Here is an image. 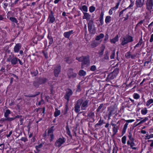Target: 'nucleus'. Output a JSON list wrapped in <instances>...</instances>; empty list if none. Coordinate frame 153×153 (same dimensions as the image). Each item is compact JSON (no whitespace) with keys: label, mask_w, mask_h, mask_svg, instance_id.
<instances>
[{"label":"nucleus","mask_w":153,"mask_h":153,"mask_svg":"<svg viewBox=\"0 0 153 153\" xmlns=\"http://www.w3.org/2000/svg\"><path fill=\"white\" fill-rule=\"evenodd\" d=\"M127 1H130L131 2L130 4L127 8L129 9H132L133 8L132 7L134 5V1H133L132 0H127Z\"/></svg>","instance_id":"b1692460"},{"label":"nucleus","mask_w":153,"mask_h":153,"mask_svg":"<svg viewBox=\"0 0 153 153\" xmlns=\"http://www.w3.org/2000/svg\"><path fill=\"white\" fill-rule=\"evenodd\" d=\"M76 59L78 60L80 62H82L84 59V56H82L81 57H80L79 58L78 57H76Z\"/></svg>","instance_id":"ea45409f"},{"label":"nucleus","mask_w":153,"mask_h":153,"mask_svg":"<svg viewBox=\"0 0 153 153\" xmlns=\"http://www.w3.org/2000/svg\"><path fill=\"white\" fill-rule=\"evenodd\" d=\"M73 92L70 89H67L66 90V93L65 96V99L68 101H69L70 97L72 95Z\"/></svg>","instance_id":"423d86ee"},{"label":"nucleus","mask_w":153,"mask_h":153,"mask_svg":"<svg viewBox=\"0 0 153 153\" xmlns=\"http://www.w3.org/2000/svg\"><path fill=\"white\" fill-rule=\"evenodd\" d=\"M96 66L94 65H93L91 67L90 70L91 71H94L96 70Z\"/></svg>","instance_id":"a19ab883"},{"label":"nucleus","mask_w":153,"mask_h":153,"mask_svg":"<svg viewBox=\"0 0 153 153\" xmlns=\"http://www.w3.org/2000/svg\"><path fill=\"white\" fill-rule=\"evenodd\" d=\"M125 56L127 59H129L131 58V55L130 52H127L125 55Z\"/></svg>","instance_id":"4c0bfd02"},{"label":"nucleus","mask_w":153,"mask_h":153,"mask_svg":"<svg viewBox=\"0 0 153 153\" xmlns=\"http://www.w3.org/2000/svg\"><path fill=\"white\" fill-rule=\"evenodd\" d=\"M44 55L46 58H48V56L47 53H45V52H43Z\"/></svg>","instance_id":"4d7b16f0"},{"label":"nucleus","mask_w":153,"mask_h":153,"mask_svg":"<svg viewBox=\"0 0 153 153\" xmlns=\"http://www.w3.org/2000/svg\"><path fill=\"white\" fill-rule=\"evenodd\" d=\"M89 101L86 100L83 102L82 99L78 100L76 102L75 106V111L76 113L79 112L80 111V107L82 110H85L88 106Z\"/></svg>","instance_id":"f257e3e1"},{"label":"nucleus","mask_w":153,"mask_h":153,"mask_svg":"<svg viewBox=\"0 0 153 153\" xmlns=\"http://www.w3.org/2000/svg\"><path fill=\"white\" fill-rule=\"evenodd\" d=\"M119 73V69H115L113 72L109 75L110 76H111V79H113L114 77H115Z\"/></svg>","instance_id":"9b49d317"},{"label":"nucleus","mask_w":153,"mask_h":153,"mask_svg":"<svg viewBox=\"0 0 153 153\" xmlns=\"http://www.w3.org/2000/svg\"><path fill=\"white\" fill-rule=\"evenodd\" d=\"M76 75V74L73 72L72 70H69L68 72V77L70 78H74L75 77Z\"/></svg>","instance_id":"f8f14e48"},{"label":"nucleus","mask_w":153,"mask_h":153,"mask_svg":"<svg viewBox=\"0 0 153 153\" xmlns=\"http://www.w3.org/2000/svg\"><path fill=\"white\" fill-rule=\"evenodd\" d=\"M153 103V99H150L148 100L146 102V105L147 106H149L151 104Z\"/></svg>","instance_id":"393cba45"},{"label":"nucleus","mask_w":153,"mask_h":153,"mask_svg":"<svg viewBox=\"0 0 153 153\" xmlns=\"http://www.w3.org/2000/svg\"><path fill=\"white\" fill-rule=\"evenodd\" d=\"M54 130V126H53L49 129L48 131V135L51 142L53 141L54 139V136L53 132Z\"/></svg>","instance_id":"20e7f679"},{"label":"nucleus","mask_w":153,"mask_h":153,"mask_svg":"<svg viewBox=\"0 0 153 153\" xmlns=\"http://www.w3.org/2000/svg\"><path fill=\"white\" fill-rule=\"evenodd\" d=\"M79 74L80 76H85L86 74V72L83 70H81L79 71Z\"/></svg>","instance_id":"a878e982"},{"label":"nucleus","mask_w":153,"mask_h":153,"mask_svg":"<svg viewBox=\"0 0 153 153\" xmlns=\"http://www.w3.org/2000/svg\"><path fill=\"white\" fill-rule=\"evenodd\" d=\"M143 42L142 39H140L139 42L135 46V48L136 47H139L141 45Z\"/></svg>","instance_id":"2f4dec72"},{"label":"nucleus","mask_w":153,"mask_h":153,"mask_svg":"<svg viewBox=\"0 0 153 153\" xmlns=\"http://www.w3.org/2000/svg\"><path fill=\"white\" fill-rule=\"evenodd\" d=\"M82 10H87V7L85 6V5H83L82 7Z\"/></svg>","instance_id":"864d4df0"},{"label":"nucleus","mask_w":153,"mask_h":153,"mask_svg":"<svg viewBox=\"0 0 153 153\" xmlns=\"http://www.w3.org/2000/svg\"><path fill=\"white\" fill-rule=\"evenodd\" d=\"M149 41L151 42H153V34L151 35Z\"/></svg>","instance_id":"de8ad7c7"},{"label":"nucleus","mask_w":153,"mask_h":153,"mask_svg":"<svg viewBox=\"0 0 153 153\" xmlns=\"http://www.w3.org/2000/svg\"><path fill=\"white\" fill-rule=\"evenodd\" d=\"M115 56V53H113L112 54L110 58L111 59H114Z\"/></svg>","instance_id":"603ef678"},{"label":"nucleus","mask_w":153,"mask_h":153,"mask_svg":"<svg viewBox=\"0 0 153 153\" xmlns=\"http://www.w3.org/2000/svg\"><path fill=\"white\" fill-rule=\"evenodd\" d=\"M65 142V138L63 137L59 138L55 143V146L58 147H59L63 144Z\"/></svg>","instance_id":"39448f33"},{"label":"nucleus","mask_w":153,"mask_h":153,"mask_svg":"<svg viewBox=\"0 0 153 153\" xmlns=\"http://www.w3.org/2000/svg\"><path fill=\"white\" fill-rule=\"evenodd\" d=\"M128 137L129 139V141H134V139L133 137L132 134L130 132L129 133Z\"/></svg>","instance_id":"c756f323"},{"label":"nucleus","mask_w":153,"mask_h":153,"mask_svg":"<svg viewBox=\"0 0 153 153\" xmlns=\"http://www.w3.org/2000/svg\"><path fill=\"white\" fill-rule=\"evenodd\" d=\"M120 3L119 2H117L116 4V6L114 7V8H115V9H117L118 8V6L119 5Z\"/></svg>","instance_id":"8fccbe9b"},{"label":"nucleus","mask_w":153,"mask_h":153,"mask_svg":"<svg viewBox=\"0 0 153 153\" xmlns=\"http://www.w3.org/2000/svg\"><path fill=\"white\" fill-rule=\"evenodd\" d=\"M10 61L12 64L16 65L18 63V58L16 57H14L11 59Z\"/></svg>","instance_id":"aec40b11"},{"label":"nucleus","mask_w":153,"mask_h":153,"mask_svg":"<svg viewBox=\"0 0 153 153\" xmlns=\"http://www.w3.org/2000/svg\"><path fill=\"white\" fill-rule=\"evenodd\" d=\"M22 117V116H19V115H17L14 118H15V119L17 118H21Z\"/></svg>","instance_id":"e2e57ef3"},{"label":"nucleus","mask_w":153,"mask_h":153,"mask_svg":"<svg viewBox=\"0 0 153 153\" xmlns=\"http://www.w3.org/2000/svg\"><path fill=\"white\" fill-rule=\"evenodd\" d=\"M121 44L123 45H124L128 43L132 42L133 41V37L129 35H126L121 39Z\"/></svg>","instance_id":"f03ea898"},{"label":"nucleus","mask_w":153,"mask_h":153,"mask_svg":"<svg viewBox=\"0 0 153 153\" xmlns=\"http://www.w3.org/2000/svg\"><path fill=\"white\" fill-rule=\"evenodd\" d=\"M128 124L127 123H126L124 125L123 129L125 130H126Z\"/></svg>","instance_id":"a18cd8bd"},{"label":"nucleus","mask_w":153,"mask_h":153,"mask_svg":"<svg viewBox=\"0 0 153 153\" xmlns=\"http://www.w3.org/2000/svg\"><path fill=\"white\" fill-rule=\"evenodd\" d=\"M18 61L19 62V64L21 65H23V63L22 62H21L20 60L19 59H18Z\"/></svg>","instance_id":"680f3d73"},{"label":"nucleus","mask_w":153,"mask_h":153,"mask_svg":"<svg viewBox=\"0 0 153 153\" xmlns=\"http://www.w3.org/2000/svg\"><path fill=\"white\" fill-rule=\"evenodd\" d=\"M109 14L110 15H111L113 13V12L112 10H109Z\"/></svg>","instance_id":"0e129e2a"},{"label":"nucleus","mask_w":153,"mask_h":153,"mask_svg":"<svg viewBox=\"0 0 153 153\" xmlns=\"http://www.w3.org/2000/svg\"><path fill=\"white\" fill-rule=\"evenodd\" d=\"M12 22L17 23L18 22V21L16 18L14 17H10L9 19Z\"/></svg>","instance_id":"e433bc0d"},{"label":"nucleus","mask_w":153,"mask_h":153,"mask_svg":"<svg viewBox=\"0 0 153 153\" xmlns=\"http://www.w3.org/2000/svg\"><path fill=\"white\" fill-rule=\"evenodd\" d=\"M47 81V79L45 78H42L41 79L40 81V83L41 84H43Z\"/></svg>","instance_id":"58836bf2"},{"label":"nucleus","mask_w":153,"mask_h":153,"mask_svg":"<svg viewBox=\"0 0 153 153\" xmlns=\"http://www.w3.org/2000/svg\"><path fill=\"white\" fill-rule=\"evenodd\" d=\"M87 12V10H83V12L84 14V16L83 17V19H86L88 21L91 18V16L88 14V13H86Z\"/></svg>","instance_id":"1a4fd4ad"},{"label":"nucleus","mask_w":153,"mask_h":153,"mask_svg":"<svg viewBox=\"0 0 153 153\" xmlns=\"http://www.w3.org/2000/svg\"><path fill=\"white\" fill-rule=\"evenodd\" d=\"M61 67L59 65H58L55 68L54 70V74L55 76L57 77L60 72Z\"/></svg>","instance_id":"6e6552de"},{"label":"nucleus","mask_w":153,"mask_h":153,"mask_svg":"<svg viewBox=\"0 0 153 153\" xmlns=\"http://www.w3.org/2000/svg\"><path fill=\"white\" fill-rule=\"evenodd\" d=\"M104 35L103 34L101 33L96 37L95 39L97 41H101L102 38L104 37Z\"/></svg>","instance_id":"6ab92c4d"},{"label":"nucleus","mask_w":153,"mask_h":153,"mask_svg":"<svg viewBox=\"0 0 153 153\" xmlns=\"http://www.w3.org/2000/svg\"><path fill=\"white\" fill-rule=\"evenodd\" d=\"M67 134H68L69 135H71V134H70V131H69V129H68L67 130Z\"/></svg>","instance_id":"69168bd1"},{"label":"nucleus","mask_w":153,"mask_h":153,"mask_svg":"<svg viewBox=\"0 0 153 153\" xmlns=\"http://www.w3.org/2000/svg\"><path fill=\"white\" fill-rule=\"evenodd\" d=\"M4 70H5V68L3 67H2L0 70V71H4Z\"/></svg>","instance_id":"774afa93"},{"label":"nucleus","mask_w":153,"mask_h":153,"mask_svg":"<svg viewBox=\"0 0 153 153\" xmlns=\"http://www.w3.org/2000/svg\"><path fill=\"white\" fill-rule=\"evenodd\" d=\"M133 97L134 99L137 100L140 98V96L138 94L134 93L133 94Z\"/></svg>","instance_id":"c85d7f7f"},{"label":"nucleus","mask_w":153,"mask_h":153,"mask_svg":"<svg viewBox=\"0 0 153 153\" xmlns=\"http://www.w3.org/2000/svg\"><path fill=\"white\" fill-rule=\"evenodd\" d=\"M144 0H136V4L137 7H141L143 5Z\"/></svg>","instance_id":"4468645a"},{"label":"nucleus","mask_w":153,"mask_h":153,"mask_svg":"<svg viewBox=\"0 0 153 153\" xmlns=\"http://www.w3.org/2000/svg\"><path fill=\"white\" fill-rule=\"evenodd\" d=\"M10 110L8 109L6 110L4 114V117L7 118V117H8L9 115L10 114Z\"/></svg>","instance_id":"7c9ffc66"},{"label":"nucleus","mask_w":153,"mask_h":153,"mask_svg":"<svg viewBox=\"0 0 153 153\" xmlns=\"http://www.w3.org/2000/svg\"><path fill=\"white\" fill-rule=\"evenodd\" d=\"M103 106V104H101L97 109V111H99Z\"/></svg>","instance_id":"37998d69"},{"label":"nucleus","mask_w":153,"mask_h":153,"mask_svg":"<svg viewBox=\"0 0 153 153\" xmlns=\"http://www.w3.org/2000/svg\"><path fill=\"white\" fill-rule=\"evenodd\" d=\"M141 113L143 115H145L146 114L148 113V110L147 108H143L141 110Z\"/></svg>","instance_id":"412c9836"},{"label":"nucleus","mask_w":153,"mask_h":153,"mask_svg":"<svg viewBox=\"0 0 153 153\" xmlns=\"http://www.w3.org/2000/svg\"><path fill=\"white\" fill-rule=\"evenodd\" d=\"M21 47V46L20 44H16L14 47V51L16 53L18 52L19 51V50L20 49Z\"/></svg>","instance_id":"f3484780"},{"label":"nucleus","mask_w":153,"mask_h":153,"mask_svg":"<svg viewBox=\"0 0 153 153\" xmlns=\"http://www.w3.org/2000/svg\"><path fill=\"white\" fill-rule=\"evenodd\" d=\"M88 30L90 33L94 34L95 33V29L93 24V21L90 20L88 23Z\"/></svg>","instance_id":"7ed1b4c3"},{"label":"nucleus","mask_w":153,"mask_h":153,"mask_svg":"<svg viewBox=\"0 0 153 153\" xmlns=\"http://www.w3.org/2000/svg\"><path fill=\"white\" fill-rule=\"evenodd\" d=\"M61 114L60 110H58L57 108L55 109V111L54 113V115L55 117H57L60 115Z\"/></svg>","instance_id":"4be33fe9"},{"label":"nucleus","mask_w":153,"mask_h":153,"mask_svg":"<svg viewBox=\"0 0 153 153\" xmlns=\"http://www.w3.org/2000/svg\"><path fill=\"white\" fill-rule=\"evenodd\" d=\"M61 0H55L54 1V3L55 4H57Z\"/></svg>","instance_id":"6e6d98bb"},{"label":"nucleus","mask_w":153,"mask_h":153,"mask_svg":"<svg viewBox=\"0 0 153 153\" xmlns=\"http://www.w3.org/2000/svg\"><path fill=\"white\" fill-rule=\"evenodd\" d=\"M51 14L49 15L48 18V19H49V23H53L55 20V18L52 14V11H51Z\"/></svg>","instance_id":"2eb2a0df"},{"label":"nucleus","mask_w":153,"mask_h":153,"mask_svg":"<svg viewBox=\"0 0 153 153\" xmlns=\"http://www.w3.org/2000/svg\"><path fill=\"white\" fill-rule=\"evenodd\" d=\"M125 121L127 122L126 123H132L134 121V120L133 119L129 120H125Z\"/></svg>","instance_id":"c03bdc74"},{"label":"nucleus","mask_w":153,"mask_h":153,"mask_svg":"<svg viewBox=\"0 0 153 153\" xmlns=\"http://www.w3.org/2000/svg\"><path fill=\"white\" fill-rule=\"evenodd\" d=\"M152 138H153V134H150V135L147 134L145 136V138L146 139H149Z\"/></svg>","instance_id":"f704fd0d"},{"label":"nucleus","mask_w":153,"mask_h":153,"mask_svg":"<svg viewBox=\"0 0 153 153\" xmlns=\"http://www.w3.org/2000/svg\"><path fill=\"white\" fill-rule=\"evenodd\" d=\"M147 8L148 10H151L152 8L153 3L151 0L148 1L146 3Z\"/></svg>","instance_id":"ddd939ff"},{"label":"nucleus","mask_w":153,"mask_h":153,"mask_svg":"<svg viewBox=\"0 0 153 153\" xmlns=\"http://www.w3.org/2000/svg\"><path fill=\"white\" fill-rule=\"evenodd\" d=\"M127 144L128 145H130L131 148L132 149L136 150L137 149V148L134 147V146H136V144L134 142V141H130L128 140L127 142Z\"/></svg>","instance_id":"9d476101"},{"label":"nucleus","mask_w":153,"mask_h":153,"mask_svg":"<svg viewBox=\"0 0 153 153\" xmlns=\"http://www.w3.org/2000/svg\"><path fill=\"white\" fill-rule=\"evenodd\" d=\"M111 21V17L109 16H107L105 19V22L106 23H108Z\"/></svg>","instance_id":"473e14b6"},{"label":"nucleus","mask_w":153,"mask_h":153,"mask_svg":"<svg viewBox=\"0 0 153 153\" xmlns=\"http://www.w3.org/2000/svg\"><path fill=\"white\" fill-rule=\"evenodd\" d=\"M148 120V118L147 117H146L144 118L141 120L140 122H139L137 125V126L140 125V124H142L147 121Z\"/></svg>","instance_id":"5701e85b"},{"label":"nucleus","mask_w":153,"mask_h":153,"mask_svg":"<svg viewBox=\"0 0 153 153\" xmlns=\"http://www.w3.org/2000/svg\"><path fill=\"white\" fill-rule=\"evenodd\" d=\"M8 3L7 2H4V9H6V7L7 6Z\"/></svg>","instance_id":"09e8293b"},{"label":"nucleus","mask_w":153,"mask_h":153,"mask_svg":"<svg viewBox=\"0 0 153 153\" xmlns=\"http://www.w3.org/2000/svg\"><path fill=\"white\" fill-rule=\"evenodd\" d=\"M141 133L143 134H145L146 133V131L144 130H142L141 131Z\"/></svg>","instance_id":"052dcab7"},{"label":"nucleus","mask_w":153,"mask_h":153,"mask_svg":"<svg viewBox=\"0 0 153 153\" xmlns=\"http://www.w3.org/2000/svg\"><path fill=\"white\" fill-rule=\"evenodd\" d=\"M95 8L93 6H91L90 7V8H89V10H95Z\"/></svg>","instance_id":"13d9d810"},{"label":"nucleus","mask_w":153,"mask_h":153,"mask_svg":"<svg viewBox=\"0 0 153 153\" xmlns=\"http://www.w3.org/2000/svg\"><path fill=\"white\" fill-rule=\"evenodd\" d=\"M126 137L125 136H124L122 138V142L124 144H125L126 142Z\"/></svg>","instance_id":"c9c22d12"},{"label":"nucleus","mask_w":153,"mask_h":153,"mask_svg":"<svg viewBox=\"0 0 153 153\" xmlns=\"http://www.w3.org/2000/svg\"><path fill=\"white\" fill-rule=\"evenodd\" d=\"M43 146V144H40L36 146L35 148L36 150L39 152L40 151V149H41Z\"/></svg>","instance_id":"cd10ccee"},{"label":"nucleus","mask_w":153,"mask_h":153,"mask_svg":"<svg viewBox=\"0 0 153 153\" xmlns=\"http://www.w3.org/2000/svg\"><path fill=\"white\" fill-rule=\"evenodd\" d=\"M80 91V85H79L77 88V91Z\"/></svg>","instance_id":"bf43d9fd"},{"label":"nucleus","mask_w":153,"mask_h":153,"mask_svg":"<svg viewBox=\"0 0 153 153\" xmlns=\"http://www.w3.org/2000/svg\"><path fill=\"white\" fill-rule=\"evenodd\" d=\"M89 56H84V59L82 63V68H83L84 67L85 65H88L89 64Z\"/></svg>","instance_id":"0eeeda50"},{"label":"nucleus","mask_w":153,"mask_h":153,"mask_svg":"<svg viewBox=\"0 0 153 153\" xmlns=\"http://www.w3.org/2000/svg\"><path fill=\"white\" fill-rule=\"evenodd\" d=\"M99 44L97 42H93L91 44V47L93 48H94L97 47L98 45Z\"/></svg>","instance_id":"72a5a7b5"},{"label":"nucleus","mask_w":153,"mask_h":153,"mask_svg":"<svg viewBox=\"0 0 153 153\" xmlns=\"http://www.w3.org/2000/svg\"><path fill=\"white\" fill-rule=\"evenodd\" d=\"M73 33V31L71 30L69 31L65 32L63 35L66 38H69L70 36Z\"/></svg>","instance_id":"dca6fc26"},{"label":"nucleus","mask_w":153,"mask_h":153,"mask_svg":"<svg viewBox=\"0 0 153 153\" xmlns=\"http://www.w3.org/2000/svg\"><path fill=\"white\" fill-rule=\"evenodd\" d=\"M12 134V132L11 131H10L9 133V134L7 135V137H9L10 136V135Z\"/></svg>","instance_id":"338daca9"},{"label":"nucleus","mask_w":153,"mask_h":153,"mask_svg":"<svg viewBox=\"0 0 153 153\" xmlns=\"http://www.w3.org/2000/svg\"><path fill=\"white\" fill-rule=\"evenodd\" d=\"M108 34H106L105 36V41H106L108 40Z\"/></svg>","instance_id":"3c124183"},{"label":"nucleus","mask_w":153,"mask_h":153,"mask_svg":"<svg viewBox=\"0 0 153 153\" xmlns=\"http://www.w3.org/2000/svg\"><path fill=\"white\" fill-rule=\"evenodd\" d=\"M113 132L115 133H116L117 132V128L115 127H114L113 128Z\"/></svg>","instance_id":"49530a36"},{"label":"nucleus","mask_w":153,"mask_h":153,"mask_svg":"<svg viewBox=\"0 0 153 153\" xmlns=\"http://www.w3.org/2000/svg\"><path fill=\"white\" fill-rule=\"evenodd\" d=\"M113 152H114V153H117V150L115 148H113Z\"/></svg>","instance_id":"5fc2aeb1"},{"label":"nucleus","mask_w":153,"mask_h":153,"mask_svg":"<svg viewBox=\"0 0 153 153\" xmlns=\"http://www.w3.org/2000/svg\"><path fill=\"white\" fill-rule=\"evenodd\" d=\"M15 119L13 117H7L5 119V120L8 121H12Z\"/></svg>","instance_id":"79ce46f5"},{"label":"nucleus","mask_w":153,"mask_h":153,"mask_svg":"<svg viewBox=\"0 0 153 153\" xmlns=\"http://www.w3.org/2000/svg\"><path fill=\"white\" fill-rule=\"evenodd\" d=\"M118 36L117 35L114 38L110 40V42L112 44L115 43L118 40Z\"/></svg>","instance_id":"a211bd4d"},{"label":"nucleus","mask_w":153,"mask_h":153,"mask_svg":"<svg viewBox=\"0 0 153 153\" xmlns=\"http://www.w3.org/2000/svg\"><path fill=\"white\" fill-rule=\"evenodd\" d=\"M65 61L68 63H71L73 62V60L70 59L69 57H66L65 59Z\"/></svg>","instance_id":"bb28decb"}]
</instances>
